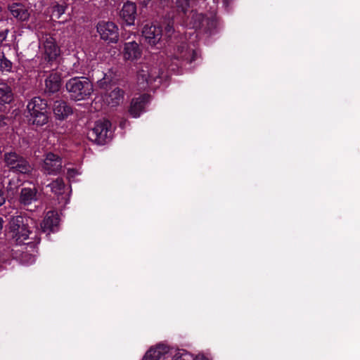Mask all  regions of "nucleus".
Listing matches in <instances>:
<instances>
[{
    "mask_svg": "<svg viewBox=\"0 0 360 360\" xmlns=\"http://www.w3.org/2000/svg\"><path fill=\"white\" fill-rule=\"evenodd\" d=\"M41 167L44 173L56 175L62 169V158L57 154L49 152L46 154Z\"/></svg>",
    "mask_w": 360,
    "mask_h": 360,
    "instance_id": "8",
    "label": "nucleus"
},
{
    "mask_svg": "<svg viewBox=\"0 0 360 360\" xmlns=\"http://www.w3.org/2000/svg\"><path fill=\"white\" fill-rule=\"evenodd\" d=\"M0 60L1 70L2 72H11L12 70V63L4 56Z\"/></svg>",
    "mask_w": 360,
    "mask_h": 360,
    "instance_id": "28",
    "label": "nucleus"
},
{
    "mask_svg": "<svg viewBox=\"0 0 360 360\" xmlns=\"http://www.w3.org/2000/svg\"><path fill=\"white\" fill-rule=\"evenodd\" d=\"M143 36L150 44H156L161 39L162 30L158 25H146L143 30Z\"/></svg>",
    "mask_w": 360,
    "mask_h": 360,
    "instance_id": "12",
    "label": "nucleus"
},
{
    "mask_svg": "<svg viewBox=\"0 0 360 360\" xmlns=\"http://www.w3.org/2000/svg\"><path fill=\"white\" fill-rule=\"evenodd\" d=\"M193 360H208L205 356L203 355H198Z\"/></svg>",
    "mask_w": 360,
    "mask_h": 360,
    "instance_id": "33",
    "label": "nucleus"
},
{
    "mask_svg": "<svg viewBox=\"0 0 360 360\" xmlns=\"http://www.w3.org/2000/svg\"><path fill=\"white\" fill-rule=\"evenodd\" d=\"M169 352V347L160 344L154 348L150 349L144 355L142 360H161Z\"/></svg>",
    "mask_w": 360,
    "mask_h": 360,
    "instance_id": "14",
    "label": "nucleus"
},
{
    "mask_svg": "<svg viewBox=\"0 0 360 360\" xmlns=\"http://www.w3.org/2000/svg\"><path fill=\"white\" fill-rule=\"evenodd\" d=\"M29 121L33 124L41 126L48 122L47 103L40 97H34L27 105Z\"/></svg>",
    "mask_w": 360,
    "mask_h": 360,
    "instance_id": "2",
    "label": "nucleus"
},
{
    "mask_svg": "<svg viewBox=\"0 0 360 360\" xmlns=\"http://www.w3.org/2000/svg\"><path fill=\"white\" fill-rule=\"evenodd\" d=\"M205 18L201 13H193L192 21L191 22V27L194 29L200 28Z\"/></svg>",
    "mask_w": 360,
    "mask_h": 360,
    "instance_id": "23",
    "label": "nucleus"
},
{
    "mask_svg": "<svg viewBox=\"0 0 360 360\" xmlns=\"http://www.w3.org/2000/svg\"><path fill=\"white\" fill-rule=\"evenodd\" d=\"M161 71L158 67L144 65L137 72V84L140 89L145 90L160 79Z\"/></svg>",
    "mask_w": 360,
    "mask_h": 360,
    "instance_id": "4",
    "label": "nucleus"
},
{
    "mask_svg": "<svg viewBox=\"0 0 360 360\" xmlns=\"http://www.w3.org/2000/svg\"><path fill=\"white\" fill-rule=\"evenodd\" d=\"M8 30L0 32V44L2 43L7 37Z\"/></svg>",
    "mask_w": 360,
    "mask_h": 360,
    "instance_id": "32",
    "label": "nucleus"
},
{
    "mask_svg": "<svg viewBox=\"0 0 360 360\" xmlns=\"http://www.w3.org/2000/svg\"><path fill=\"white\" fill-rule=\"evenodd\" d=\"M49 186L51 187L52 192L55 194H61L65 188V184L62 179H57L51 183Z\"/></svg>",
    "mask_w": 360,
    "mask_h": 360,
    "instance_id": "22",
    "label": "nucleus"
},
{
    "mask_svg": "<svg viewBox=\"0 0 360 360\" xmlns=\"http://www.w3.org/2000/svg\"><path fill=\"white\" fill-rule=\"evenodd\" d=\"M124 99V91L120 88H115L110 93L105 95L104 101L111 106H116L122 103Z\"/></svg>",
    "mask_w": 360,
    "mask_h": 360,
    "instance_id": "16",
    "label": "nucleus"
},
{
    "mask_svg": "<svg viewBox=\"0 0 360 360\" xmlns=\"http://www.w3.org/2000/svg\"><path fill=\"white\" fill-rule=\"evenodd\" d=\"M177 8L183 13H186L189 8V0H176Z\"/></svg>",
    "mask_w": 360,
    "mask_h": 360,
    "instance_id": "29",
    "label": "nucleus"
},
{
    "mask_svg": "<svg viewBox=\"0 0 360 360\" xmlns=\"http://www.w3.org/2000/svg\"><path fill=\"white\" fill-rule=\"evenodd\" d=\"M165 31L166 35H167L168 37L172 36L174 31L173 22H169V23L165 28Z\"/></svg>",
    "mask_w": 360,
    "mask_h": 360,
    "instance_id": "30",
    "label": "nucleus"
},
{
    "mask_svg": "<svg viewBox=\"0 0 360 360\" xmlns=\"http://www.w3.org/2000/svg\"><path fill=\"white\" fill-rule=\"evenodd\" d=\"M100 38L108 44H116L119 40V27L112 21H100L96 25Z\"/></svg>",
    "mask_w": 360,
    "mask_h": 360,
    "instance_id": "5",
    "label": "nucleus"
},
{
    "mask_svg": "<svg viewBox=\"0 0 360 360\" xmlns=\"http://www.w3.org/2000/svg\"><path fill=\"white\" fill-rule=\"evenodd\" d=\"M53 113L58 120H63L72 113V109L65 101H57L53 105Z\"/></svg>",
    "mask_w": 360,
    "mask_h": 360,
    "instance_id": "15",
    "label": "nucleus"
},
{
    "mask_svg": "<svg viewBox=\"0 0 360 360\" xmlns=\"http://www.w3.org/2000/svg\"><path fill=\"white\" fill-rule=\"evenodd\" d=\"M113 72L109 70L108 72L105 73L103 77L98 81V84L100 87L104 88V85L110 83L113 79Z\"/></svg>",
    "mask_w": 360,
    "mask_h": 360,
    "instance_id": "27",
    "label": "nucleus"
},
{
    "mask_svg": "<svg viewBox=\"0 0 360 360\" xmlns=\"http://www.w3.org/2000/svg\"><path fill=\"white\" fill-rule=\"evenodd\" d=\"M78 174H79V172L74 169H70L68 170L67 175H68V178L70 179L74 178L75 176H77Z\"/></svg>",
    "mask_w": 360,
    "mask_h": 360,
    "instance_id": "31",
    "label": "nucleus"
},
{
    "mask_svg": "<svg viewBox=\"0 0 360 360\" xmlns=\"http://www.w3.org/2000/svg\"><path fill=\"white\" fill-rule=\"evenodd\" d=\"M224 1L225 4H228L231 1V0H224Z\"/></svg>",
    "mask_w": 360,
    "mask_h": 360,
    "instance_id": "36",
    "label": "nucleus"
},
{
    "mask_svg": "<svg viewBox=\"0 0 360 360\" xmlns=\"http://www.w3.org/2000/svg\"><path fill=\"white\" fill-rule=\"evenodd\" d=\"M61 221L60 214L55 210L46 212L44 219V225H58Z\"/></svg>",
    "mask_w": 360,
    "mask_h": 360,
    "instance_id": "21",
    "label": "nucleus"
},
{
    "mask_svg": "<svg viewBox=\"0 0 360 360\" xmlns=\"http://www.w3.org/2000/svg\"><path fill=\"white\" fill-rule=\"evenodd\" d=\"M123 60L125 62L134 63L141 58L142 51L136 41L126 42L122 51Z\"/></svg>",
    "mask_w": 360,
    "mask_h": 360,
    "instance_id": "9",
    "label": "nucleus"
},
{
    "mask_svg": "<svg viewBox=\"0 0 360 360\" xmlns=\"http://www.w3.org/2000/svg\"><path fill=\"white\" fill-rule=\"evenodd\" d=\"M110 123L105 120H98L95 122L94 127L89 130L88 138L98 144H104L109 138V129Z\"/></svg>",
    "mask_w": 360,
    "mask_h": 360,
    "instance_id": "7",
    "label": "nucleus"
},
{
    "mask_svg": "<svg viewBox=\"0 0 360 360\" xmlns=\"http://www.w3.org/2000/svg\"><path fill=\"white\" fill-rule=\"evenodd\" d=\"M8 9L14 18L21 21H26L29 19L28 10L21 4L14 3L9 6Z\"/></svg>",
    "mask_w": 360,
    "mask_h": 360,
    "instance_id": "17",
    "label": "nucleus"
},
{
    "mask_svg": "<svg viewBox=\"0 0 360 360\" xmlns=\"http://www.w3.org/2000/svg\"><path fill=\"white\" fill-rule=\"evenodd\" d=\"M53 226H44V230L43 231H46L48 229H50V228H52Z\"/></svg>",
    "mask_w": 360,
    "mask_h": 360,
    "instance_id": "34",
    "label": "nucleus"
},
{
    "mask_svg": "<svg viewBox=\"0 0 360 360\" xmlns=\"http://www.w3.org/2000/svg\"><path fill=\"white\" fill-rule=\"evenodd\" d=\"M136 11V5L133 2L127 1L123 4L120 15L127 25L131 26L134 25Z\"/></svg>",
    "mask_w": 360,
    "mask_h": 360,
    "instance_id": "11",
    "label": "nucleus"
},
{
    "mask_svg": "<svg viewBox=\"0 0 360 360\" xmlns=\"http://www.w3.org/2000/svg\"><path fill=\"white\" fill-rule=\"evenodd\" d=\"M40 45L44 60L48 62L55 60L60 55V48L55 39L49 34H42L39 37Z\"/></svg>",
    "mask_w": 360,
    "mask_h": 360,
    "instance_id": "6",
    "label": "nucleus"
},
{
    "mask_svg": "<svg viewBox=\"0 0 360 360\" xmlns=\"http://www.w3.org/2000/svg\"><path fill=\"white\" fill-rule=\"evenodd\" d=\"M27 237H28V236L26 234L25 236L23 238L26 239Z\"/></svg>",
    "mask_w": 360,
    "mask_h": 360,
    "instance_id": "37",
    "label": "nucleus"
},
{
    "mask_svg": "<svg viewBox=\"0 0 360 360\" xmlns=\"http://www.w3.org/2000/svg\"><path fill=\"white\" fill-rule=\"evenodd\" d=\"M4 222L5 221H4V219L1 217H0V225H2Z\"/></svg>",
    "mask_w": 360,
    "mask_h": 360,
    "instance_id": "35",
    "label": "nucleus"
},
{
    "mask_svg": "<svg viewBox=\"0 0 360 360\" xmlns=\"http://www.w3.org/2000/svg\"><path fill=\"white\" fill-rule=\"evenodd\" d=\"M65 88L70 99L76 101L89 99L94 92L92 82L85 77L70 79L65 84Z\"/></svg>",
    "mask_w": 360,
    "mask_h": 360,
    "instance_id": "1",
    "label": "nucleus"
},
{
    "mask_svg": "<svg viewBox=\"0 0 360 360\" xmlns=\"http://www.w3.org/2000/svg\"><path fill=\"white\" fill-rule=\"evenodd\" d=\"M6 166L13 172L28 174L33 170L32 166L22 156L15 152H6L4 155Z\"/></svg>",
    "mask_w": 360,
    "mask_h": 360,
    "instance_id": "3",
    "label": "nucleus"
},
{
    "mask_svg": "<svg viewBox=\"0 0 360 360\" xmlns=\"http://www.w3.org/2000/svg\"><path fill=\"white\" fill-rule=\"evenodd\" d=\"M13 100L11 87L4 82H0V103H9Z\"/></svg>",
    "mask_w": 360,
    "mask_h": 360,
    "instance_id": "20",
    "label": "nucleus"
},
{
    "mask_svg": "<svg viewBox=\"0 0 360 360\" xmlns=\"http://www.w3.org/2000/svg\"><path fill=\"white\" fill-rule=\"evenodd\" d=\"M67 6L62 4H56L53 7V15L59 19L65 12Z\"/></svg>",
    "mask_w": 360,
    "mask_h": 360,
    "instance_id": "26",
    "label": "nucleus"
},
{
    "mask_svg": "<svg viewBox=\"0 0 360 360\" xmlns=\"http://www.w3.org/2000/svg\"><path fill=\"white\" fill-rule=\"evenodd\" d=\"M172 360H193L191 354L184 350H179L175 353Z\"/></svg>",
    "mask_w": 360,
    "mask_h": 360,
    "instance_id": "25",
    "label": "nucleus"
},
{
    "mask_svg": "<svg viewBox=\"0 0 360 360\" xmlns=\"http://www.w3.org/2000/svg\"><path fill=\"white\" fill-rule=\"evenodd\" d=\"M37 189L34 188H23L20 191V200L25 205L32 204L37 200Z\"/></svg>",
    "mask_w": 360,
    "mask_h": 360,
    "instance_id": "18",
    "label": "nucleus"
},
{
    "mask_svg": "<svg viewBox=\"0 0 360 360\" xmlns=\"http://www.w3.org/2000/svg\"><path fill=\"white\" fill-rule=\"evenodd\" d=\"M30 221L31 219L29 217L18 215L11 219L10 224L11 225H28L32 223Z\"/></svg>",
    "mask_w": 360,
    "mask_h": 360,
    "instance_id": "24",
    "label": "nucleus"
},
{
    "mask_svg": "<svg viewBox=\"0 0 360 360\" xmlns=\"http://www.w3.org/2000/svg\"><path fill=\"white\" fill-rule=\"evenodd\" d=\"M61 86V75L58 72H51L45 79V91L53 94L59 91Z\"/></svg>",
    "mask_w": 360,
    "mask_h": 360,
    "instance_id": "13",
    "label": "nucleus"
},
{
    "mask_svg": "<svg viewBox=\"0 0 360 360\" xmlns=\"http://www.w3.org/2000/svg\"><path fill=\"white\" fill-rule=\"evenodd\" d=\"M148 101L149 96L146 94L134 98L129 110V114L134 118L139 117L144 111L145 106Z\"/></svg>",
    "mask_w": 360,
    "mask_h": 360,
    "instance_id": "10",
    "label": "nucleus"
},
{
    "mask_svg": "<svg viewBox=\"0 0 360 360\" xmlns=\"http://www.w3.org/2000/svg\"><path fill=\"white\" fill-rule=\"evenodd\" d=\"M196 53L194 50L187 44L178 46L177 48V58H181L189 62H192L195 60Z\"/></svg>",
    "mask_w": 360,
    "mask_h": 360,
    "instance_id": "19",
    "label": "nucleus"
}]
</instances>
